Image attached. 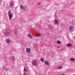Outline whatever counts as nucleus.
Returning a JSON list of instances; mask_svg holds the SVG:
<instances>
[{
  "label": "nucleus",
  "instance_id": "7ed1b4c3",
  "mask_svg": "<svg viewBox=\"0 0 75 75\" xmlns=\"http://www.w3.org/2000/svg\"><path fill=\"white\" fill-rule=\"evenodd\" d=\"M33 65L34 66H37L38 65V63L36 61H33Z\"/></svg>",
  "mask_w": 75,
  "mask_h": 75
},
{
  "label": "nucleus",
  "instance_id": "0eeeda50",
  "mask_svg": "<svg viewBox=\"0 0 75 75\" xmlns=\"http://www.w3.org/2000/svg\"><path fill=\"white\" fill-rule=\"evenodd\" d=\"M36 36L38 37H40L42 36V35H41V34H40V33H37L36 34Z\"/></svg>",
  "mask_w": 75,
  "mask_h": 75
},
{
  "label": "nucleus",
  "instance_id": "4be33fe9",
  "mask_svg": "<svg viewBox=\"0 0 75 75\" xmlns=\"http://www.w3.org/2000/svg\"><path fill=\"white\" fill-rule=\"evenodd\" d=\"M61 75H66V74H62Z\"/></svg>",
  "mask_w": 75,
  "mask_h": 75
},
{
  "label": "nucleus",
  "instance_id": "423d86ee",
  "mask_svg": "<svg viewBox=\"0 0 75 75\" xmlns=\"http://www.w3.org/2000/svg\"><path fill=\"white\" fill-rule=\"evenodd\" d=\"M45 65H48V66H49V65H50L49 63H48V62L47 61H45Z\"/></svg>",
  "mask_w": 75,
  "mask_h": 75
},
{
  "label": "nucleus",
  "instance_id": "1a4fd4ad",
  "mask_svg": "<svg viewBox=\"0 0 75 75\" xmlns=\"http://www.w3.org/2000/svg\"><path fill=\"white\" fill-rule=\"evenodd\" d=\"M28 37H29V38H33L32 36L31 35L29 34H28Z\"/></svg>",
  "mask_w": 75,
  "mask_h": 75
},
{
  "label": "nucleus",
  "instance_id": "ddd939ff",
  "mask_svg": "<svg viewBox=\"0 0 75 75\" xmlns=\"http://www.w3.org/2000/svg\"><path fill=\"white\" fill-rule=\"evenodd\" d=\"M24 72H27V71H28V69H26L25 68H24Z\"/></svg>",
  "mask_w": 75,
  "mask_h": 75
},
{
  "label": "nucleus",
  "instance_id": "a211bd4d",
  "mask_svg": "<svg viewBox=\"0 0 75 75\" xmlns=\"http://www.w3.org/2000/svg\"><path fill=\"white\" fill-rule=\"evenodd\" d=\"M23 8L24 10H25L26 8H27V7H26V6H24L23 7Z\"/></svg>",
  "mask_w": 75,
  "mask_h": 75
},
{
  "label": "nucleus",
  "instance_id": "2eb2a0df",
  "mask_svg": "<svg viewBox=\"0 0 75 75\" xmlns=\"http://www.w3.org/2000/svg\"><path fill=\"white\" fill-rule=\"evenodd\" d=\"M6 42L7 43H9L10 42V40L8 39H7L6 40Z\"/></svg>",
  "mask_w": 75,
  "mask_h": 75
},
{
  "label": "nucleus",
  "instance_id": "393cba45",
  "mask_svg": "<svg viewBox=\"0 0 75 75\" xmlns=\"http://www.w3.org/2000/svg\"><path fill=\"white\" fill-rule=\"evenodd\" d=\"M1 0H0V2H1Z\"/></svg>",
  "mask_w": 75,
  "mask_h": 75
},
{
  "label": "nucleus",
  "instance_id": "f257e3e1",
  "mask_svg": "<svg viewBox=\"0 0 75 75\" xmlns=\"http://www.w3.org/2000/svg\"><path fill=\"white\" fill-rule=\"evenodd\" d=\"M8 15L9 19L10 20H11V18H13V14H11V12L10 11H8Z\"/></svg>",
  "mask_w": 75,
  "mask_h": 75
},
{
  "label": "nucleus",
  "instance_id": "5701e85b",
  "mask_svg": "<svg viewBox=\"0 0 75 75\" xmlns=\"http://www.w3.org/2000/svg\"><path fill=\"white\" fill-rule=\"evenodd\" d=\"M42 46H43L42 45H40V47H42Z\"/></svg>",
  "mask_w": 75,
  "mask_h": 75
},
{
  "label": "nucleus",
  "instance_id": "9d476101",
  "mask_svg": "<svg viewBox=\"0 0 75 75\" xmlns=\"http://www.w3.org/2000/svg\"><path fill=\"white\" fill-rule=\"evenodd\" d=\"M40 61L42 62H44V59L43 58H40Z\"/></svg>",
  "mask_w": 75,
  "mask_h": 75
},
{
  "label": "nucleus",
  "instance_id": "dca6fc26",
  "mask_svg": "<svg viewBox=\"0 0 75 75\" xmlns=\"http://www.w3.org/2000/svg\"><path fill=\"white\" fill-rule=\"evenodd\" d=\"M58 69H62L63 67H62L60 66V67H58Z\"/></svg>",
  "mask_w": 75,
  "mask_h": 75
},
{
  "label": "nucleus",
  "instance_id": "9b49d317",
  "mask_svg": "<svg viewBox=\"0 0 75 75\" xmlns=\"http://www.w3.org/2000/svg\"><path fill=\"white\" fill-rule=\"evenodd\" d=\"M54 23L56 25H57L58 24V21H57L56 20H55L54 21Z\"/></svg>",
  "mask_w": 75,
  "mask_h": 75
},
{
  "label": "nucleus",
  "instance_id": "f8f14e48",
  "mask_svg": "<svg viewBox=\"0 0 75 75\" xmlns=\"http://www.w3.org/2000/svg\"><path fill=\"white\" fill-rule=\"evenodd\" d=\"M57 43L58 44H61V42L59 40H58L57 41Z\"/></svg>",
  "mask_w": 75,
  "mask_h": 75
},
{
  "label": "nucleus",
  "instance_id": "f3484780",
  "mask_svg": "<svg viewBox=\"0 0 75 75\" xmlns=\"http://www.w3.org/2000/svg\"><path fill=\"white\" fill-rule=\"evenodd\" d=\"M70 61H75V59H74V58L70 59Z\"/></svg>",
  "mask_w": 75,
  "mask_h": 75
},
{
  "label": "nucleus",
  "instance_id": "f03ea898",
  "mask_svg": "<svg viewBox=\"0 0 75 75\" xmlns=\"http://www.w3.org/2000/svg\"><path fill=\"white\" fill-rule=\"evenodd\" d=\"M69 29L71 32H73L74 30V27L72 26H70L69 27Z\"/></svg>",
  "mask_w": 75,
  "mask_h": 75
},
{
  "label": "nucleus",
  "instance_id": "4468645a",
  "mask_svg": "<svg viewBox=\"0 0 75 75\" xmlns=\"http://www.w3.org/2000/svg\"><path fill=\"white\" fill-rule=\"evenodd\" d=\"M50 30H54V27L52 26H50Z\"/></svg>",
  "mask_w": 75,
  "mask_h": 75
},
{
  "label": "nucleus",
  "instance_id": "412c9836",
  "mask_svg": "<svg viewBox=\"0 0 75 75\" xmlns=\"http://www.w3.org/2000/svg\"><path fill=\"white\" fill-rule=\"evenodd\" d=\"M12 60H14L15 59V58H14V57L12 56Z\"/></svg>",
  "mask_w": 75,
  "mask_h": 75
},
{
  "label": "nucleus",
  "instance_id": "6ab92c4d",
  "mask_svg": "<svg viewBox=\"0 0 75 75\" xmlns=\"http://www.w3.org/2000/svg\"><path fill=\"white\" fill-rule=\"evenodd\" d=\"M10 4L11 6H13V4H14V3L13 2H11Z\"/></svg>",
  "mask_w": 75,
  "mask_h": 75
},
{
  "label": "nucleus",
  "instance_id": "aec40b11",
  "mask_svg": "<svg viewBox=\"0 0 75 75\" xmlns=\"http://www.w3.org/2000/svg\"><path fill=\"white\" fill-rule=\"evenodd\" d=\"M20 7H21V9H23V5H21Z\"/></svg>",
  "mask_w": 75,
  "mask_h": 75
},
{
  "label": "nucleus",
  "instance_id": "b1692460",
  "mask_svg": "<svg viewBox=\"0 0 75 75\" xmlns=\"http://www.w3.org/2000/svg\"><path fill=\"white\" fill-rule=\"evenodd\" d=\"M40 4H40V3H38V5H40Z\"/></svg>",
  "mask_w": 75,
  "mask_h": 75
},
{
  "label": "nucleus",
  "instance_id": "39448f33",
  "mask_svg": "<svg viewBox=\"0 0 75 75\" xmlns=\"http://www.w3.org/2000/svg\"><path fill=\"white\" fill-rule=\"evenodd\" d=\"M5 35H10V32L8 31H6L5 33Z\"/></svg>",
  "mask_w": 75,
  "mask_h": 75
},
{
  "label": "nucleus",
  "instance_id": "6e6552de",
  "mask_svg": "<svg viewBox=\"0 0 75 75\" xmlns=\"http://www.w3.org/2000/svg\"><path fill=\"white\" fill-rule=\"evenodd\" d=\"M72 44H71V43H69L68 44H67V47H72Z\"/></svg>",
  "mask_w": 75,
  "mask_h": 75
},
{
  "label": "nucleus",
  "instance_id": "20e7f679",
  "mask_svg": "<svg viewBox=\"0 0 75 75\" xmlns=\"http://www.w3.org/2000/svg\"><path fill=\"white\" fill-rule=\"evenodd\" d=\"M26 51L28 53H30L31 52V49L30 48L28 47L26 49Z\"/></svg>",
  "mask_w": 75,
  "mask_h": 75
}]
</instances>
